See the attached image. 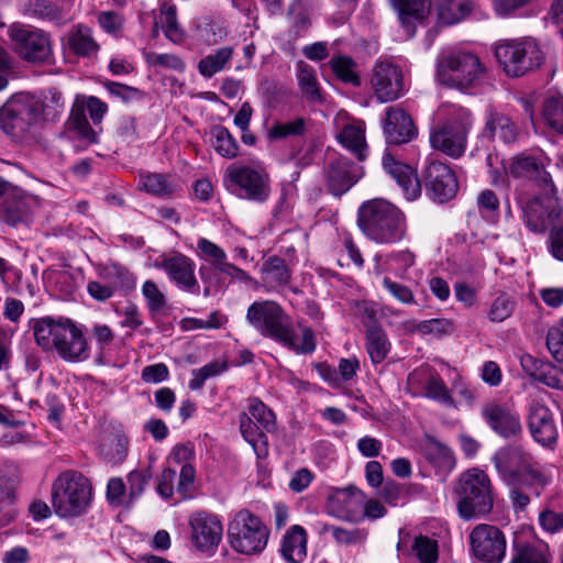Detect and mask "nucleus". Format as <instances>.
<instances>
[{"label": "nucleus", "instance_id": "1", "mask_svg": "<svg viewBox=\"0 0 563 563\" xmlns=\"http://www.w3.org/2000/svg\"><path fill=\"white\" fill-rule=\"evenodd\" d=\"M247 322L262 335L271 338L296 353L309 354L316 350L314 334L310 328H302L301 343L291 328L289 316L275 301L253 302L246 311Z\"/></svg>", "mask_w": 563, "mask_h": 563}, {"label": "nucleus", "instance_id": "2", "mask_svg": "<svg viewBox=\"0 0 563 563\" xmlns=\"http://www.w3.org/2000/svg\"><path fill=\"white\" fill-rule=\"evenodd\" d=\"M357 223L361 231L377 244H396L407 235L406 214L382 198L367 200L361 205Z\"/></svg>", "mask_w": 563, "mask_h": 563}, {"label": "nucleus", "instance_id": "3", "mask_svg": "<svg viewBox=\"0 0 563 563\" xmlns=\"http://www.w3.org/2000/svg\"><path fill=\"white\" fill-rule=\"evenodd\" d=\"M438 114L445 121L431 134V146L453 158L462 156L473 124L471 111L457 104H442Z\"/></svg>", "mask_w": 563, "mask_h": 563}, {"label": "nucleus", "instance_id": "4", "mask_svg": "<svg viewBox=\"0 0 563 563\" xmlns=\"http://www.w3.org/2000/svg\"><path fill=\"white\" fill-rule=\"evenodd\" d=\"M92 488L81 473L66 471L52 485V507L60 518H75L89 507Z\"/></svg>", "mask_w": 563, "mask_h": 563}, {"label": "nucleus", "instance_id": "5", "mask_svg": "<svg viewBox=\"0 0 563 563\" xmlns=\"http://www.w3.org/2000/svg\"><path fill=\"white\" fill-rule=\"evenodd\" d=\"M457 510L463 519L470 520L488 515L494 497L488 475L478 468L464 472L455 486Z\"/></svg>", "mask_w": 563, "mask_h": 563}, {"label": "nucleus", "instance_id": "6", "mask_svg": "<svg viewBox=\"0 0 563 563\" xmlns=\"http://www.w3.org/2000/svg\"><path fill=\"white\" fill-rule=\"evenodd\" d=\"M493 462L507 485L528 482L536 497H539L547 485V478L531 465L530 455L518 446H507L498 450Z\"/></svg>", "mask_w": 563, "mask_h": 563}, {"label": "nucleus", "instance_id": "7", "mask_svg": "<svg viewBox=\"0 0 563 563\" xmlns=\"http://www.w3.org/2000/svg\"><path fill=\"white\" fill-rule=\"evenodd\" d=\"M495 56L510 77H521L541 66L544 56L532 37L507 40L495 47Z\"/></svg>", "mask_w": 563, "mask_h": 563}, {"label": "nucleus", "instance_id": "8", "mask_svg": "<svg viewBox=\"0 0 563 563\" xmlns=\"http://www.w3.org/2000/svg\"><path fill=\"white\" fill-rule=\"evenodd\" d=\"M8 36L13 52L24 62L43 65L51 60L53 43L51 35L42 29L23 23H12Z\"/></svg>", "mask_w": 563, "mask_h": 563}, {"label": "nucleus", "instance_id": "9", "mask_svg": "<svg viewBox=\"0 0 563 563\" xmlns=\"http://www.w3.org/2000/svg\"><path fill=\"white\" fill-rule=\"evenodd\" d=\"M268 536L267 527L249 510L239 511L228 529L231 547L246 555L261 553L267 544Z\"/></svg>", "mask_w": 563, "mask_h": 563}, {"label": "nucleus", "instance_id": "10", "mask_svg": "<svg viewBox=\"0 0 563 563\" xmlns=\"http://www.w3.org/2000/svg\"><path fill=\"white\" fill-rule=\"evenodd\" d=\"M484 73L478 57L467 52H456L438 60L437 77L442 85L464 89L472 86Z\"/></svg>", "mask_w": 563, "mask_h": 563}, {"label": "nucleus", "instance_id": "11", "mask_svg": "<svg viewBox=\"0 0 563 563\" xmlns=\"http://www.w3.org/2000/svg\"><path fill=\"white\" fill-rule=\"evenodd\" d=\"M227 188L236 196L263 202L269 195L267 175L249 166H231L227 169Z\"/></svg>", "mask_w": 563, "mask_h": 563}, {"label": "nucleus", "instance_id": "12", "mask_svg": "<svg viewBox=\"0 0 563 563\" xmlns=\"http://www.w3.org/2000/svg\"><path fill=\"white\" fill-rule=\"evenodd\" d=\"M470 547L477 561L500 563L506 554V538L499 528L479 523L470 533Z\"/></svg>", "mask_w": 563, "mask_h": 563}, {"label": "nucleus", "instance_id": "13", "mask_svg": "<svg viewBox=\"0 0 563 563\" xmlns=\"http://www.w3.org/2000/svg\"><path fill=\"white\" fill-rule=\"evenodd\" d=\"M517 202L522 211L525 223L534 233L544 232L554 224L561 214L558 199L550 195L531 199H525L519 195Z\"/></svg>", "mask_w": 563, "mask_h": 563}, {"label": "nucleus", "instance_id": "14", "mask_svg": "<svg viewBox=\"0 0 563 563\" xmlns=\"http://www.w3.org/2000/svg\"><path fill=\"white\" fill-rule=\"evenodd\" d=\"M371 85L380 102L397 100L404 95L402 70L387 60H378L373 67Z\"/></svg>", "mask_w": 563, "mask_h": 563}, {"label": "nucleus", "instance_id": "15", "mask_svg": "<svg viewBox=\"0 0 563 563\" xmlns=\"http://www.w3.org/2000/svg\"><path fill=\"white\" fill-rule=\"evenodd\" d=\"M429 197L438 202L451 200L457 192L459 183L453 170L443 163L431 162L424 172Z\"/></svg>", "mask_w": 563, "mask_h": 563}, {"label": "nucleus", "instance_id": "16", "mask_svg": "<svg viewBox=\"0 0 563 563\" xmlns=\"http://www.w3.org/2000/svg\"><path fill=\"white\" fill-rule=\"evenodd\" d=\"M482 416L489 428L503 438L517 437L522 431L518 413L506 404L490 401L482 408Z\"/></svg>", "mask_w": 563, "mask_h": 563}, {"label": "nucleus", "instance_id": "17", "mask_svg": "<svg viewBox=\"0 0 563 563\" xmlns=\"http://www.w3.org/2000/svg\"><path fill=\"white\" fill-rule=\"evenodd\" d=\"M191 540L202 552H212L222 538L220 520L210 514L197 512L190 517Z\"/></svg>", "mask_w": 563, "mask_h": 563}, {"label": "nucleus", "instance_id": "18", "mask_svg": "<svg viewBox=\"0 0 563 563\" xmlns=\"http://www.w3.org/2000/svg\"><path fill=\"white\" fill-rule=\"evenodd\" d=\"M528 424L536 441L551 446L558 439V430L550 409L539 399H533L529 407Z\"/></svg>", "mask_w": 563, "mask_h": 563}, {"label": "nucleus", "instance_id": "19", "mask_svg": "<svg viewBox=\"0 0 563 563\" xmlns=\"http://www.w3.org/2000/svg\"><path fill=\"white\" fill-rule=\"evenodd\" d=\"M364 175L363 167L340 157L330 163L327 170V183L329 190L341 196L354 186Z\"/></svg>", "mask_w": 563, "mask_h": 563}, {"label": "nucleus", "instance_id": "20", "mask_svg": "<svg viewBox=\"0 0 563 563\" xmlns=\"http://www.w3.org/2000/svg\"><path fill=\"white\" fill-rule=\"evenodd\" d=\"M383 129L387 143L395 145L410 142L417 134L411 117L396 106L386 109Z\"/></svg>", "mask_w": 563, "mask_h": 563}, {"label": "nucleus", "instance_id": "21", "mask_svg": "<svg viewBox=\"0 0 563 563\" xmlns=\"http://www.w3.org/2000/svg\"><path fill=\"white\" fill-rule=\"evenodd\" d=\"M38 202L35 197L25 195L15 188L3 199L0 217L10 224L26 223Z\"/></svg>", "mask_w": 563, "mask_h": 563}, {"label": "nucleus", "instance_id": "22", "mask_svg": "<svg viewBox=\"0 0 563 563\" xmlns=\"http://www.w3.org/2000/svg\"><path fill=\"white\" fill-rule=\"evenodd\" d=\"M20 11L24 16L48 22L56 26H62L71 20L68 10L58 0H26L21 5Z\"/></svg>", "mask_w": 563, "mask_h": 563}, {"label": "nucleus", "instance_id": "23", "mask_svg": "<svg viewBox=\"0 0 563 563\" xmlns=\"http://www.w3.org/2000/svg\"><path fill=\"white\" fill-rule=\"evenodd\" d=\"M523 372L532 379L553 389L563 390V369L550 362L541 361L530 354L520 357Z\"/></svg>", "mask_w": 563, "mask_h": 563}, {"label": "nucleus", "instance_id": "24", "mask_svg": "<svg viewBox=\"0 0 563 563\" xmlns=\"http://www.w3.org/2000/svg\"><path fill=\"white\" fill-rule=\"evenodd\" d=\"M383 166L401 187L405 197L409 201H412L420 196V181L416 172L409 165L396 161L390 153H385L383 156Z\"/></svg>", "mask_w": 563, "mask_h": 563}, {"label": "nucleus", "instance_id": "25", "mask_svg": "<svg viewBox=\"0 0 563 563\" xmlns=\"http://www.w3.org/2000/svg\"><path fill=\"white\" fill-rule=\"evenodd\" d=\"M65 338L60 336L53 349L65 361L79 362L87 358L88 345L81 330L70 319L65 322Z\"/></svg>", "mask_w": 563, "mask_h": 563}, {"label": "nucleus", "instance_id": "26", "mask_svg": "<svg viewBox=\"0 0 563 563\" xmlns=\"http://www.w3.org/2000/svg\"><path fill=\"white\" fill-rule=\"evenodd\" d=\"M162 267L178 287L186 291L198 294L199 285L195 277V264L189 257L176 255L166 258L163 261Z\"/></svg>", "mask_w": 563, "mask_h": 563}, {"label": "nucleus", "instance_id": "27", "mask_svg": "<svg viewBox=\"0 0 563 563\" xmlns=\"http://www.w3.org/2000/svg\"><path fill=\"white\" fill-rule=\"evenodd\" d=\"M509 173L518 178H528L537 181L545 191L554 190L550 173H548L544 165L533 156L520 155L515 157L509 166Z\"/></svg>", "mask_w": 563, "mask_h": 563}, {"label": "nucleus", "instance_id": "28", "mask_svg": "<svg viewBox=\"0 0 563 563\" xmlns=\"http://www.w3.org/2000/svg\"><path fill=\"white\" fill-rule=\"evenodd\" d=\"M41 103L35 96L20 95L4 103V112L18 115L24 131L43 120Z\"/></svg>", "mask_w": 563, "mask_h": 563}, {"label": "nucleus", "instance_id": "29", "mask_svg": "<svg viewBox=\"0 0 563 563\" xmlns=\"http://www.w3.org/2000/svg\"><path fill=\"white\" fill-rule=\"evenodd\" d=\"M67 320L64 318L54 319L52 317L35 319L32 330L37 345L45 350L53 349L57 340H60V336L66 334L65 322Z\"/></svg>", "mask_w": 563, "mask_h": 563}, {"label": "nucleus", "instance_id": "30", "mask_svg": "<svg viewBox=\"0 0 563 563\" xmlns=\"http://www.w3.org/2000/svg\"><path fill=\"white\" fill-rule=\"evenodd\" d=\"M399 20L408 36L415 34V23L421 21L430 11L431 0H393Z\"/></svg>", "mask_w": 563, "mask_h": 563}, {"label": "nucleus", "instance_id": "31", "mask_svg": "<svg viewBox=\"0 0 563 563\" xmlns=\"http://www.w3.org/2000/svg\"><path fill=\"white\" fill-rule=\"evenodd\" d=\"M283 558L289 563H301L307 555V534L302 527L292 526L284 536L280 547Z\"/></svg>", "mask_w": 563, "mask_h": 563}, {"label": "nucleus", "instance_id": "32", "mask_svg": "<svg viewBox=\"0 0 563 563\" xmlns=\"http://www.w3.org/2000/svg\"><path fill=\"white\" fill-rule=\"evenodd\" d=\"M485 132L492 140L498 139L509 144L517 140L518 126L509 117L490 110L486 120Z\"/></svg>", "mask_w": 563, "mask_h": 563}, {"label": "nucleus", "instance_id": "33", "mask_svg": "<svg viewBox=\"0 0 563 563\" xmlns=\"http://www.w3.org/2000/svg\"><path fill=\"white\" fill-rule=\"evenodd\" d=\"M262 280L268 289H279L286 286L291 277L286 261L279 256L268 257L261 267Z\"/></svg>", "mask_w": 563, "mask_h": 563}, {"label": "nucleus", "instance_id": "34", "mask_svg": "<svg viewBox=\"0 0 563 563\" xmlns=\"http://www.w3.org/2000/svg\"><path fill=\"white\" fill-rule=\"evenodd\" d=\"M331 499L332 503L339 506V509H333L338 517L353 520L360 511L361 504L364 501V494L355 487H349L335 492Z\"/></svg>", "mask_w": 563, "mask_h": 563}, {"label": "nucleus", "instance_id": "35", "mask_svg": "<svg viewBox=\"0 0 563 563\" xmlns=\"http://www.w3.org/2000/svg\"><path fill=\"white\" fill-rule=\"evenodd\" d=\"M261 428L247 413L240 416L242 437L252 445L258 459H265L268 455V440Z\"/></svg>", "mask_w": 563, "mask_h": 563}, {"label": "nucleus", "instance_id": "36", "mask_svg": "<svg viewBox=\"0 0 563 563\" xmlns=\"http://www.w3.org/2000/svg\"><path fill=\"white\" fill-rule=\"evenodd\" d=\"M472 10L470 0H438L437 21L440 25H452L462 21Z\"/></svg>", "mask_w": 563, "mask_h": 563}, {"label": "nucleus", "instance_id": "37", "mask_svg": "<svg viewBox=\"0 0 563 563\" xmlns=\"http://www.w3.org/2000/svg\"><path fill=\"white\" fill-rule=\"evenodd\" d=\"M509 563H549L548 547L543 543L516 541Z\"/></svg>", "mask_w": 563, "mask_h": 563}, {"label": "nucleus", "instance_id": "38", "mask_svg": "<svg viewBox=\"0 0 563 563\" xmlns=\"http://www.w3.org/2000/svg\"><path fill=\"white\" fill-rule=\"evenodd\" d=\"M68 44L71 51L82 57H88L97 53L99 45L92 38L91 29L78 24L68 35Z\"/></svg>", "mask_w": 563, "mask_h": 563}, {"label": "nucleus", "instance_id": "39", "mask_svg": "<svg viewBox=\"0 0 563 563\" xmlns=\"http://www.w3.org/2000/svg\"><path fill=\"white\" fill-rule=\"evenodd\" d=\"M157 20L161 23L165 36L173 43L179 44L185 38V32L179 26L176 14V7L163 1L159 7Z\"/></svg>", "mask_w": 563, "mask_h": 563}, {"label": "nucleus", "instance_id": "40", "mask_svg": "<svg viewBox=\"0 0 563 563\" xmlns=\"http://www.w3.org/2000/svg\"><path fill=\"white\" fill-rule=\"evenodd\" d=\"M297 70L298 85L303 97L309 102H322V95L313 68L305 62H298Z\"/></svg>", "mask_w": 563, "mask_h": 563}, {"label": "nucleus", "instance_id": "41", "mask_svg": "<svg viewBox=\"0 0 563 563\" xmlns=\"http://www.w3.org/2000/svg\"><path fill=\"white\" fill-rule=\"evenodd\" d=\"M340 143L354 153L360 161L366 157L365 130L362 125L346 124L338 135Z\"/></svg>", "mask_w": 563, "mask_h": 563}, {"label": "nucleus", "instance_id": "42", "mask_svg": "<svg viewBox=\"0 0 563 563\" xmlns=\"http://www.w3.org/2000/svg\"><path fill=\"white\" fill-rule=\"evenodd\" d=\"M390 349V343L385 331L379 327L366 330V351L374 364L382 363Z\"/></svg>", "mask_w": 563, "mask_h": 563}, {"label": "nucleus", "instance_id": "43", "mask_svg": "<svg viewBox=\"0 0 563 563\" xmlns=\"http://www.w3.org/2000/svg\"><path fill=\"white\" fill-rule=\"evenodd\" d=\"M232 56L233 48L230 46H223L214 53L207 55L199 62V73L206 78H211L213 75L224 69Z\"/></svg>", "mask_w": 563, "mask_h": 563}, {"label": "nucleus", "instance_id": "44", "mask_svg": "<svg viewBox=\"0 0 563 563\" xmlns=\"http://www.w3.org/2000/svg\"><path fill=\"white\" fill-rule=\"evenodd\" d=\"M36 99L41 103L40 110L43 120L54 121L64 110L65 101L63 95L56 88L43 90Z\"/></svg>", "mask_w": 563, "mask_h": 563}, {"label": "nucleus", "instance_id": "45", "mask_svg": "<svg viewBox=\"0 0 563 563\" xmlns=\"http://www.w3.org/2000/svg\"><path fill=\"white\" fill-rule=\"evenodd\" d=\"M324 532L331 533L334 542L341 547H352V545H361L364 544L368 532L366 529L362 528H352L346 529L339 526H324Z\"/></svg>", "mask_w": 563, "mask_h": 563}, {"label": "nucleus", "instance_id": "46", "mask_svg": "<svg viewBox=\"0 0 563 563\" xmlns=\"http://www.w3.org/2000/svg\"><path fill=\"white\" fill-rule=\"evenodd\" d=\"M210 134L211 144L218 154L227 158H233L238 155L239 145L225 126L214 125Z\"/></svg>", "mask_w": 563, "mask_h": 563}, {"label": "nucleus", "instance_id": "47", "mask_svg": "<svg viewBox=\"0 0 563 563\" xmlns=\"http://www.w3.org/2000/svg\"><path fill=\"white\" fill-rule=\"evenodd\" d=\"M542 117L549 128L563 134V96L547 98L543 103Z\"/></svg>", "mask_w": 563, "mask_h": 563}, {"label": "nucleus", "instance_id": "48", "mask_svg": "<svg viewBox=\"0 0 563 563\" xmlns=\"http://www.w3.org/2000/svg\"><path fill=\"white\" fill-rule=\"evenodd\" d=\"M427 459L438 467L452 468L455 464L453 453L449 446L433 438L424 444Z\"/></svg>", "mask_w": 563, "mask_h": 563}, {"label": "nucleus", "instance_id": "49", "mask_svg": "<svg viewBox=\"0 0 563 563\" xmlns=\"http://www.w3.org/2000/svg\"><path fill=\"white\" fill-rule=\"evenodd\" d=\"M411 554L420 563H437L439 559V547L438 542L426 536H417L413 538L411 548Z\"/></svg>", "mask_w": 563, "mask_h": 563}, {"label": "nucleus", "instance_id": "50", "mask_svg": "<svg viewBox=\"0 0 563 563\" xmlns=\"http://www.w3.org/2000/svg\"><path fill=\"white\" fill-rule=\"evenodd\" d=\"M69 121L73 129L80 135V137L90 144L97 143L98 134L90 126L86 118L85 106L82 103H79L78 101L75 102L70 112Z\"/></svg>", "mask_w": 563, "mask_h": 563}, {"label": "nucleus", "instance_id": "51", "mask_svg": "<svg viewBox=\"0 0 563 563\" xmlns=\"http://www.w3.org/2000/svg\"><path fill=\"white\" fill-rule=\"evenodd\" d=\"M142 295L146 300L150 314L155 318L162 314L167 306L165 294L153 280H146L142 285Z\"/></svg>", "mask_w": 563, "mask_h": 563}, {"label": "nucleus", "instance_id": "52", "mask_svg": "<svg viewBox=\"0 0 563 563\" xmlns=\"http://www.w3.org/2000/svg\"><path fill=\"white\" fill-rule=\"evenodd\" d=\"M307 131V120L298 117L288 122H276L267 132L269 140H280L288 136H301Z\"/></svg>", "mask_w": 563, "mask_h": 563}, {"label": "nucleus", "instance_id": "53", "mask_svg": "<svg viewBox=\"0 0 563 563\" xmlns=\"http://www.w3.org/2000/svg\"><path fill=\"white\" fill-rule=\"evenodd\" d=\"M330 64L331 69L339 79L353 86L361 85V79L356 71V64L352 58L346 56H338L333 57Z\"/></svg>", "mask_w": 563, "mask_h": 563}, {"label": "nucleus", "instance_id": "54", "mask_svg": "<svg viewBox=\"0 0 563 563\" xmlns=\"http://www.w3.org/2000/svg\"><path fill=\"white\" fill-rule=\"evenodd\" d=\"M249 412L252 420L256 422L267 432H273L276 429V418L274 412L266 407V405L258 398H251L249 400Z\"/></svg>", "mask_w": 563, "mask_h": 563}, {"label": "nucleus", "instance_id": "55", "mask_svg": "<svg viewBox=\"0 0 563 563\" xmlns=\"http://www.w3.org/2000/svg\"><path fill=\"white\" fill-rule=\"evenodd\" d=\"M152 477L153 472L150 465L140 467L129 473L128 483L130 503H132L134 499L139 498L143 494L146 485L150 483Z\"/></svg>", "mask_w": 563, "mask_h": 563}, {"label": "nucleus", "instance_id": "56", "mask_svg": "<svg viewBox=\"0 0 563 563\" xmlns=\"http://www.w3.org/2000/svg\"><path fill=\"white\" fill-rule=\"evenodd\" d=\"M197 250L199 256L211 263L216 269H218L227 260L224 250L206 238H200L197 241Z\"/></svg>", "mask_w": 563, "mask_h": 563}, {"label": "nucleus", "instance_id": "57", "mask_svg": "<svg viewBox=\"0 0 563 563\" xmlns=\"http://www.w3.org/2000/svg\"><path fill=\"white\" fill-rule=\"evenodd\" d=\"M145 60L150 67L172 69L183 73L186 68L183 59L175 54H158L154 52L144 53Z\"/></svg>", "mask_w": 563, "mask_h": 563}, {"label": "nucleus", "instance_id": "58", "mask_svg": "<svg viewBox=\"0 0 563 563\" xmlns=\"http://www.w3.org/2000/svg\"><path fill=\"white\" fill-rule=\"evenodd\" d=\"M142 187L150 194L164 197L175 190V186L163 174H148L142 178Z\"/></svg>", "mask_w": 563, "mask_h": 563}, {"label": "nucleus", "instance_id": "59", "mask_svg": "<svg viewBox=\"0 0 563 563\" xmlns=\"http://www.w3.org/2000/svg\"><path fill=\"white\" fill-rule=\"evenodd\" d=\"M426 396L432 400L442 402L446 406H453L454 400L444 384L443 379L439 376H431L426 385Z\"/></svg>", "mask_w": 563, "mask_h": 563}, {"label": "nucleus", "instance_id": "60", "mask_svg": "<svg viewBox=\"0 0 563 563\" xmlns=\"http://www.w3.org/2000/svg\"><path fill=\"white\" fill-rule=\"evenodd\" d=\"M382 283L383 287L388 291V294L400 303H416L415 295L408 286L395 282L389 277H384Z\"/></svg>", "mask_w": 563, "mask_h": 563}, {"label": "nucleus", "instance_id": "61", "mask_svg": "<svg viewBox=\"0 0 563 563\" xmlns=\"http://www.w3.org/2000/svg\"><path fill=\"white\" fill-rule=\"evenodd\" d=\"M514 310V301L507 295L498 296L492 303L488 318L493 322H501L510 317Z\"/></svg>", "mask_w": 563, "mask_h": 563}, {"label": "nucleus", "instance_id": "62", "mask_svg": "<svg viewBox=\"0 0 563 563\" xmlns=\"http://www.w3.org/2000/svg\"><path fill=\"white\" fill-rule=\"evenodd\" d=\"M417 330L423 334H449L453 331V322L444 318L423 320L418 323Z\"/></svg>", "mask_w": 563, "mask_h": 563}, {"label": "nucleus", "instance_id": "63", "mask_svg": "<svg viewBox=\"0 0 563 563\" xmlns=\"http://www.w3.org/2000/svg\"><path fill=\"white\" fill-rule=\"evenodd\" d=\"M313 479L314 474L309 468L301 467L292 473L288 487L291 492L299 494L306 490Z\"/></svg>", "mask_w": 563, "mask_h": 563}, {"label": "nucleus", "instance_id": "64", "mask_svg": "<svg viewBox=\"0 0 563 563\" xmlns=\"http://www.w3.org/2000/svg\"><path fill=\"white\" fill-rule=\"evenodd\" d=\"M547 347L552 357L563 363V331L559 328H551L547 334Z\"/></svg>", "mask_w": 563, "mask_h": 563}]
</instances>
